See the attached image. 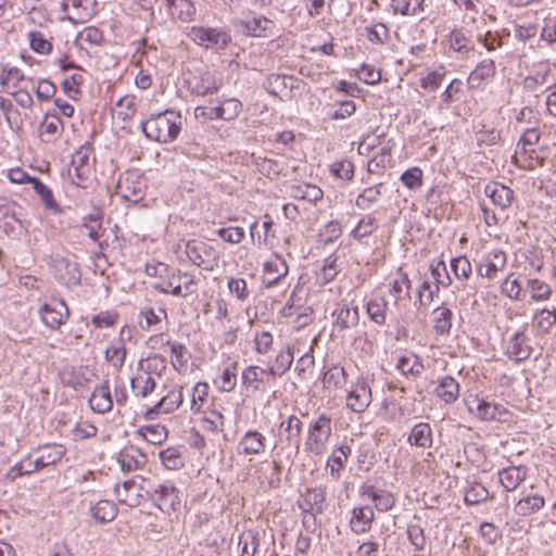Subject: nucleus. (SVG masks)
<instances>
[{
    "label": "nucleus",
    "mask_w": 556,
    "mask_h": 556,
    "mask_svg": "<svg viewBox=\"0 0 556 556\" xmlns=\"http://www.w3.org/2000/svg\"><path fill=\"white\" fill-rule=\"evenodd\" d=\"M140 128L146 137L162 143L174 141L181 129V116L172 110L142 121Z\"/></svg>",
    "instance_id": "obj_1"
},
{
    "label": "nucleus",
    "mask_w": 556,
    "mask_h": 556,
    "mask_svg": "<svg viewBox=\"0 0 556 556\" xmlns=\"http://www.w3.org/2000/svg\"><path fill=\"white\" fill-rule=\"evenodd\" d=\"M147 483L146 494L163 511L169 514L180 506L179 490L172 481L152 483L140 477Z\"/></svg>",
    "instance_id": "obj_2"
},
{
    "label": "nucleus",
    "mask_w": 556,
    "mask_h": 556,
    "mask_svg": "<svg viewBox=\"0 0 556 556\" xmlns=\"http://www.w3.org/2000/svg\"><path fill=\"white\" fill-rule=\"evenodd\" d=\"M91 146L83 144L72 156L68 168L71 181L83 189L90 187L92 182L93 163L90 159Z\"/></svg>",
    "instance_id": "obj_3"
},
{
    "label": "nucleus",
    "mask_w": 556,
    "mask_h": 556,
    "mask_svg": "<svg viewBox=\"0 0 556 556\" xmlns=\"http://www.w3.org/2000/svg\"><path fill=\"white\" fill-rule=\"evenodd\" d=\"M332 433L331 418L321 414L308 427L305 451L316 456L321 455Z\"/></svg>",
    "instance_id": "obj_4"
},
{
    "label": "nucleus",
    "mask_w": 556,
    "mask_h": 556,
    "mask_svg": "<svg viewBox=\"0 0 556 556\" xmlns=\"http://www.w3.org/2000/svg\"><path fill=\"white\" fill-rule=\"evenodd\" d=\"M189 37L206 49L223 50L231 42L230 31L226 28L194 26L190 29Z\"/></svg>",
    "instance_id": "obj_5"
},
{
    "label": "nucleus",
    "mask_w": 556,
    "mask_h": 556,
    "mask_svg": "<svg viewBox=\"0 0 556 556\" xmlns=\"http://www.w3.org/2000/svg\"><path fill=\"white\" fill-rule=\"evenodd\" d=\"M467 406L470 413L484 421L508 422L513 416L502 404L489 402L478 396L468 400Z\"/></svg>",
    "instance_id": "obj_6"
},
{
    "label": "nucleus",
    "mask_w": 556,
    "mask_h": 556,
    "mask_svg": "<svg viewBox=\"0 0 556 556\" xmlns=\"http://www.w3.org/2000/svg\"><path fill=\"white\" fill-rule=\"evenodd\" d=\"M188 258L204 270H213L219 262L218 252L208 243L201 240H190L186 244Z\"/></svg>",
    "instance_id": "obj_7"
},
{
    "label": "nucleus",
    "mask_w": 556,
    "mask_h": 556,
    "mask_svg": "<svg viewBox=\"0 0 556 556\" xmlns=\"http://www.w3.org/2000/svg\"><path fill=\"white\" fill-rule=\"evenodd\" d=\"M146 179L137 172L127 173L124 178L118 180L116 186L117 194L131 203H138L143 200L146 195Z\"/></svg>",
    "instance_id": "obj_8"
},
{
    "label": "nucleus",
    "mask_w": 556,
    "mask_h": 556,
    "mask_svg": "<svg viewBox=\"0 0 556 556\" xmlns=\"http://www.w3.org/2000/svg\"><path fill=\"white\" fill-rule=\"evenodd\" d=\"M42 323L50 329H59L68 318L70 311L63 300H52L39 309Z\"/></svg>",
    "instance_id": "obj_9"
},
{
    "label": "nucleus",
    "mask_w": 556,
    "mask_h": 556,
    "mask_svg": "<svg viewBox=\"0 0 556 556\" xmlns=\"http://www.w3.org/2000/svg\"><path fill=\"white\" fill-rule=\"evenodd\" d=\"M527 325L522 330L516 331L506 342L505 354L506 356L516 362L521 363L527 361L532 354V346L528 342L526 333Z\"/></svg>",
    "instance_id": "obj_10"
},
{
    "label": "nucleus",
    "mask_w": 556,
    "mask_h": 556,
    "mask_svg": "<svg viewBox=\"0 0 556 556\" xmlns=\"http://www.w3.org/2000/svg\"><path fill=\"white\" fill-rule=\"evenodd\" d=\"M267 439L257 430H249L240 439L238 443V454L245 456L262 455L266 451Z\"/></svg>",
    "instance_id": "obj_11"
},
{
    "label": "nucleus",
    "mask_w": 556,
    "mask_h": 556,
    "mask_svg": "<svg viewBox=\"0 0 556 556\" xmlns=\"http://www.w3.org/2000/svg\"><path fill=\"white\" fill-rule=\"evenodd\" d=\"M371 389L368 383L362 379L353 387L346 397V405L355 413H363L371 403Z\"/></svg>",
    "instance_id": "obj_12"
},
{
    "label": "nucleus",
    "mask_w": 556,
    "mask_h": 556,
    "mask_svg": "<svg viewBox=\"0 0 556 556\" xmlns=\"http://www.w3.org/2000/svg\"><path fill=\"white\" fill-rule=\"evenodd\" d=\"M147 483L138 485L135 479L123 482L115 486V494L121 504L129 507H137L141 503V491L146 492Z\"/></svg>",
    "instance_id": "obj_13"
},
{
    "label": "nucleus",
    "mask_w": 556,
    "mask_h": 556,
    "mask_svg": "<svg viewBox=\"0 0 556 556\" xmlns=\"http://www.w3.org/2000/svg\"><path fill=\"white\" fill-rule=\"evenodd\" d=\"M289 267L286 260L275 254L274 257L264 264V283L267 288L275 287L281 278L288 275Z\"/></svg>",
    "instance_id": "obj_14"
},
{
    "label": "nucleus",
    "mask_w": 556,
    "mask_h": 556,
    "mask_svg": "<svg viewBox=\"0 0 556 556\" xmlns=\"http://www.w3.org/2000/svg\"><path fill=\"white\" fill-rule=\"evenodd\" d=\"M326 489L318 486L307 489L303 495L300 508L303 513H308L313 516L321 514L325 510Z\"/></svg>",
    "instance_id": "obj_15"
},
{
    "label": "nucleus",
    "mask_w": 556,
    "mask_h": 556,
    "mask_svg": "<svg viewBox=\"0 0 556 556\" xmlns=\"http://www.w3.org/2000/svg\"><path fill=\"white\" fill-rule=\"evenodd\" d=\"M244 34L253 37H269L274 35L275 23L264 16L241 21Z\"/></svg>",
    "instance_id": "obj_16"
},
{
    "label": "nucleus",
    "mask_w": 556,
    "mask_h": 556,
    "mask_svg": "<svg viewBox=\"0 0 556 556\" xmlns=\"http://www.w3.org/2000/svg\"><path fill=\"white\" fill-rule=\"evenodd\" d=\"M117 462L123 471L130 472L141 468L147 459L138 447L130 445L118 453Z\"/></svg>",
    "instance_id": "obj_17"
},
{
    "label": "nucleus",
    "mask_w": 556,
    "mask_h": 556,
    "mask_svg": "<svg viewBox=\"0 0 556 556\" xmlns=\"http://www.w3.org/2000/svg\"><path fill=\"white\" fill-rule=\"evenodd\" d=\"M484 193L501 210L509 207L514 199V191L500 182L488 184L484 188Z\"/></svg>",
    "instance_id": "obj_18"
},
{
    "label": "nucleus",
    "mask_w": 556,
    "mask_h": 556,
    "mask_svg": "<svg viewBox=\"0 0 556 556\" xmlns=\"http://www.w3.org/2000/svg\"><path fill=\"white\" fill-rule=\"evenodd\" d=\"M220 87L222 79L214 73L205 72L195 78L191 86V93L204 97L216 93Z\"/></svg>",
    "instance_id": "obj_19"
},
{
    "label": "nucleus",
    "mask_w": 556,
    "mask_h": 556,
    "mask_svg": "<svg viewBox=\"0 0 556 556\" xmlns=\"http://www.w3.org/2000/svg\"><path fill=\"white\" fill-rule=\"evenodd\" d=\"M295 81L293 76L270 74L266 78L264 87L270 94L282 98L295 87Z\"/></svg>",
    "instance_id": "obj_20"
},
{
    "label": "nucleus",
    "mask_w": 556,
    "mask_h": 556,
    "mask_svg": "<svg viewBox=\"0 0 556 556\" xmlns=\"http://www.w3.org/2000/svg\"><path fill=\"white\" fill-rule=\"evenodd\" d=\"M89 406L98 414H105L112 409L113 401L108 381L93 390L89 397Z\"/></svg>",
    "instance_id": "obj_21"
},
{
    "label": "nucleus",
    "mask_w": 556,
    "mask_h": 556,
    "mask_svg": "<svg viewBox=\"0 0 556 556\" xmlns=\"http://www.w3.org/2000/svg\"><path fill=\"white\" fill-rule=\"evenodd\" d=\"M374 520V510L369 506L355 507L350 520L351 530L356 533H365L370 530Z\"/></svg>",
    "instance_id": "obj_22"
},
{
    "label": "nucleus",
    "mask_w": 556,
    "mask_h": 556,
    "mask_svg": "<svg viewBox=\"0 0 556 556\" xmlns=\"http://www.w3.org/2000/svg\"><path fill=\"white\" fill-rule=\"evenodd\" d=\"M498 480L506 492L515 491L526 479L527 471L520 466H510L498 471Z\"/></svg>",
    "instance_id": "obj_23"
},
{
    "label": "nucleus",
    "mask_w": 556,
    "mask_h": 556,
    "mask_svg": "<svg viewBox=\"0 0 556 556\" xmlns=\"http://www.w3.org/2000/svg\"><path fill=\"white\" fill-rule=\"evenodd\" d=\"M184 403L182 387L169 391L151 409L155 414H168L177 409Z\"/></svg>",
    "instance_id": "obj_24"
},
{
    "label": "nucleus",
    "mask_w": 556,
    "mask_h": 556,
    "mask_svg": "<svg viewBox=\"0 0 556 556\" xmlns=\"http://www.w3.org/2000/svg\"><path fill=\"white\" fill-rule=\"evenodd\" d=\"M434 332L439 336H447L451 332L453 312L444 305L435 307L432 313Z\"/></svg>",
    "instance_id": "obj_25"
},
{
    "label": "nucleus",
    "mask_w": 556,
    "mask_h": 556,
    "mask_svg": "<svg viewBox=\"0 0 556 556\" xmlns=\"http://www.w3.org/2000/svg\"><path fill=\"white\" fill-rule=\"evenodd\" d=\"M156 387L155 379L148 371L138 372L130 380V388L137 397H147Z\"/></svg>",
    "instance_id": "obj_26"
},
{
    "label": "nucleus",
    "mask_w": 556,
    "mask_h": 556,
    "mask_svg": "<svg viewBox=\"0 0 556 556\" xmlns=\"http://www.w3.org/2000/svg\"><path fill=\"white\" fill-rule=\"evenodd\" d=\"M410 445L428 448L432 445V429L428 422L416 424L407 439Z\"/></svg>",
    "instance_id": "obj_27"
},
{
    "label": "nucleus",
    "mask_w": 556,
    "mask_h": 556,
    "mask_svg": "<svg viewBox=\"0 0 556 556\" xmlns=\"http://www.w3.org/2000/svg\"><path fill=\"white\" fill-rule=\"evenodd\" d=\"M506 265V254L503 251H494L486 263L477 267L478 275L490 279L495 278L496 273L502 270Z\"/></svg>",
    "instance_id": "obj_28"
},
{
    "label": "nucleus",
    "mask_w": 556,
    "mask_h": 556,
    "mask_svg": "<svg viewBox=\"0 0 556 556\" xmlns=\"http://www.w3.org/2000/svg\"><path fill=\"white\" fill-rule=\"evenodd\" d=\"M435 394L446 404L454 403L459 395V384L451 376H444L435 389Z\"/></svg>",
    "instance_id": "obj_29"
},
{
    "label": "nucleus",
    "mask_w": 556,
    "mask_h": 556,
    "mask_svg": "<svg viewBox=\"0 0 556 556\" xmlns=\"http://www.w3.org/2000/svg\"><path fill=\"white\" fill-rule=\"evenodd\" d=\"M336 321H334V328H337L339 331H343L346 329L354 328L359 323V313L358 308H350L346 306L341 307L336 313Z\"/></svg>",
    "instance_id": "obj_30"
},
{
    "label": "nucleus",
    "mask_w": 556,
    "mask_h": 556,
    "mask_svg": "<svg viewBox=\"0 0 556 556\" xmlns=\"http://www.w3.org/2000/svg\"><path fill=\"white\" fill-rule=\"evenodd\" d=\"M495 73V64L493 60L481 61L476 68L470 73L467 83L470 88H479L481 83L492 77Z\"/></svg>",
    "instance_id": "obj_31"
},
{
    "label": "nucleus",
    "mask_w": 556,
    "mask_h": 556,
    "mask_svg": "<svg viewBox=\"0 0 556 556\" xmlns=\"http://www.w3.org/2000/svg\"><path fill=\"white\" fill-rule=\"evenodd\" d=\"M63 123L58 115L47 114L40 124V137L43 142H52L60 134Z\"/></svg>",
    "instance_id": "obj_32"
},
{
    "label": "nucleus",
    "mask_w": 556,
    "mask_h": 556,
    "mask_svg": "<svg viewBox=\"0 0 556 556\" xmlns=\"http://www.w3.org/2000/svg\"><path fill=\"white\" fill-rule=\"evenodd\" d=\"M363 495H367L372 502H375L376 508L380 511L390 510L395 503L394 497L384 491H378L372 485L364 486Z\"/></svg>",
    "instance_id": "obj_33"
},
{
    "label": "nucleus",
    "mask_w": 556,
    "mask_h": 556,
    "mask_svg": "<svg viewBox=\"0 0 556 556\" xmlns=\"http://www.w3.org/2000/svg\"><path fill=\"white\" fill-rule=\"evenodd\" d=\"M351 447L349 445H341L332 452L327 466L330 468V475L334 479L340 478V471L351 455Z\"/></svg>",
    "instance_id": "obj_34"
},
{
    "label": "nucleus",
    "mask_w": 556,
    "mask_h": 556,
    "mask_svg": "<svg viewBox=\"0 0 556 556\" xmlns=\"http://www.w3.org/2000/svg\"><path fill=\"white\" fill-rule=\"evenodd\" d=\"M545 504L543 496L539 494L528 495L517 502L515 513L520 516H529L540 510Z\"/></svg>",
    "instance_id": "obj_35"
},
{
    "label": "nucleus",
    "mask_w": 556,
    "mask_h": 556,
    "mask_svg": "<svg viewBox=\"0 0 556 556\" xmlns=\"http://www.w3.org/2000/svg\"><path fill=\"white\" fill-rule=\"evenodd\" d=\"M170 15L177 16L182 22L191 21L195 8L190 0H166Z\"/></svg>",
    "instance_id": "obj_36"
},
{
    "label": "nucleus",
    "mask_w": 556,
    "mask_h": 556,
    "mask_svg": "<svg viewBox=\"0 0 556 556\" xmlns=\"http://www.w3.org/2000/svg\"><path fill=\"white\" fill-rule=\"evenodd\" d=\"M31 186L35 192L40 197L47 210L52 211L55 214L62 212L61 207L54 200L51 189L48 186H46L36 177L31 180Z\"/></svg>",
    "instance_id": "obj_37"
},
{
    "label": "nucleus",
    "mask_w": 556,
    "mask_h": 556,
    "mask_svg": "<svg viewBox=\"0 0 556 556\" xmlns=\"http://www.w3.org/2000/svg\"><path fill=\"white\" fill-rule=\"evenodd\" d=\"M25 80L24 73L15 66L2 65L0 66V85L10 89L20 88L18 84Z\"/></svg>",
    "instance_id": "obj_38"
},
{
    "label": "nucleus",
    "mask_w": 556,
    "mask_h": 556,
    "mask_svg": "<svg viewBox=\"0 0 556 556\" xmlns=\"http://www.w3.org/2000/svg\"><path fill=\"white\" fill-rule=\"evenodd\" d=\"M92 517L101 523L112 521L117 515V508L111 501H99L90 508Z\"/></svg>",
    "instance_id": "obj_39"
},
{
    "label": "nucleus",
    "mask_w": 556,
    "mask_h": 556,
    "mask_svg": "<svg viewBox=\"0 0 556 556\" xmlns=\"http://www.w3.org/2000/svg\"><path fill=\"white\" fill-rule=\"evenodd\" d=\"M102 217L103 214L99 210L84 217L83 226L87 229L89 238L93 241H99L103 236Z\"/></svg>",
    "instance_id": "obj_40"
},
{
    "label": "nucleus",
    "mask_w": 556,
    "mask_h": 556,
    "mask_svg": "<svg viewBox=\"0 0 556 556\" xmlns=\"http://www.w3.org/2000/svg\"><path fill=\"white\" fill-rule=\"evenodd\" d=\"M533 327L542 333H547L556 325V309L543 308L532 317Z\"/></svg>",
    "instance_id": "obj_41"
},
{
    "label": "nucleus",
    "mask_w": 556,
    "mask_h": 556,
    "mask_svg": "<svg viewBox=\"0 0 556 556\" xmlns=\"http://www.w3.org/2000/svg\"><path fill=\"white\" fill-rule=\"evenodd\" d=\"M388 302L384 298H376L367 303L366 311L369 318L377 325H382L386 321V313Z\"/></svg>",
    "instance_id": "obj_42"
},
{
    "label": "nucleus",
    "mask_w": 556,
    "mask_h": 556,
    "mask_svg": "<svg viewBox=\"0 0 556 556\" xmlns=\"http://www.w3.org/2000/svg\"><path fill=\"white\" fill-rule=\"evenodd\" d=\"M489 498H493V495H490L489 490L481 483L473 482L466 490L464 500L467 505H478Z\"/></svg>",
    "instance_id": "obj_43"
},
{
    "label": "nucleus",
    "mask_w": 556,
    "mask_h": 556,
    "mask_svg": "<svg viewBox=\"0 0 556 556\" xmlns=\"http://www.w3.org/2000/svg\"><path fill=\"white\" fill-rule=\"evenodd\" d=\"M383 182H379L372 187L365 188L356 198V205L361 208H367L370 204L376 203L382 194Z\"/></svg>",
    "instance_id": "obj_44"
},
{
    "label": "nucleus",
    "mask_w": 556,
    "mask_h": 556,
    "mask_svg": "<svg viewBox=\"0 0 556 556\" xmlns=\"http://www.w3.org/2000/svg\"><path fill=\"white\" fill-rule=\"evenodd\" d=\"M208 384L206 382H198L192 389V400L190 409L193 414L201 412L208 395Z\"/></svg>",
    "instance_id": "obj_45"
},
{
    "label": "nucleus",
    "mask_w": 556,
    "mask_h": 556,
    "mask_svg": "<svg viewBox=\"0 0 556 556\" xmlns=\"http://www.w3.org/2000/svg\"><path fill=\"white\" fill-rule=\"evenodd\" d=\"M217 109L220 119L231 121L240 114L242 104L237 99H227L220 102Z\"/></svg>",
    "instance_id": "obj_46"
},
{
    "label": "nucleus",
    "mask_w": 556,
    "mask_h": 556,
    "mask_svg": "<svg viewBox=\"0 0 556 556\" xmlns=\"http://www.w3.org/2000/svg\"><path fill=\"white\" fill-rule=\"evenodd\" d=\"M377 228V219L371 215L364 216L356 227L352 231V236L356 240H362L363 238L371 235Z\"/></svg>",
    "instance_id": "obj_47"
},
{
    "label": "nucleus",
    "mask_w": 556,
    "mask_h": 556,
    "mask_svg": "<svg viewBox=\"0 0 556 556\" xmlns=\"http://www.w3.org/2000/svg\"><path fill=\"white\" fill-rule=\"evenodd\" d=\"M424 0H392L394 12L402 15H416L422 10Z\"/></svg>",
    "instance_id": "obj_48"
},
{
    "label": "nucleus",
    "mask_w": 556,
    "mask_h": 556,
    "mask_svg": "<svg viewBox=\"0 0 556 556\" xmlns=\"http://www.w3.org/2000/svg\"><path fill=\"white\" fill-rule=\"evenodd\" d=\"M391 162V148H382L380 153L374 156L367 165V170L370 174L381 173L387 165Z\"/></svg>",
    "instance_id": "obj_49"
},
{
    "label": "nucleus",
    "mask_w": 556,
    "mask_h": 556,
    "mask_svg": "<svg viewBox=\"0 0 556 556\" xmlns=\"http://www.w3.org/2000/svg\"><path fill=\"white\" fill-rule=\"evenodd\" d=\"M346 379V371L343 367H332L323 376V384L325 388H338Z\"/></svg>",
    "instance_id": "obj_50"
},
{
    "label": "nucleus",
    "mask_w": 556,
    "mask_h": 556,
    "mask_svg": "<svg viewBox=\"0 0 556 556\" xmlns=\"http://www.w3.org/2000/svg\"><path fill=\"white\" fill-rule=\"evenodd\" d=\"M105 358L112 363L116 369H121L126 358V349L122 342L112 344L105 350Z\"/></svg>",
    "instance_id": "obj_51"
},
{
    "label": "nucleus",
    "mask_w": 556,
    "mask_h": 556,
    "mask_svg": "<svg viewBox=\"0 0 556 556\" xmlns=\"http://www.w3.org/2000/svg\"><path fill=\"white\" fill-rule=\"evenodd\" d=\"M396 368L404 375V376H419L421 371L424 370L422 363L418 359L416 356L415 359L412 362L410 358L406 356H402L396 365Z\"/></svg>",
    "instance_id": "obj_52"
},
{
    "label": "nucleus",
    "mask_w": 556,
    "mask_h": 556,
    "mask_svg": "<svg viewBox=\"0 0 556 556\" xmlns=\"http://www.w3.org/2000/svg\"><path fill=\"white\" fill-rule=\"evenodd\" d=\"M30 48L40 54H49L52 51V43L45 38L40 31L28 34Z\"/></svg>",
    "instance_id": "obj_53"
},
{
    "label": "nucleus",
    "mask_w": 556,
    "mask_h": 556,
    "mask_svg": "<svg viewBox=\"0 0 556 556\" xmlns=\"http://www.w3.org/2000/svg\"><path fill=\"white\" fill-rule=\"evenodd\" d=\"M160 458L167 469L175 470L184 465L182 458L176 447H167L160 453Z\"/></svg>",
    "instance_id": "obj_54"
},
{
    "label": "nucleus",
    "mask_w": 556,
    "mask_h": 556,
    "mask_svg": "<svg viewBox=\"0 0 556 556\" xmlns=\"http://www.w3.org/2000/svg\"><path fill=\"white\" fill-rule=\"evenodd\" d=\"M39 450L43 451L41 458L48 466L60 462L66 452L65 447L61 444L45 445L39 447Z\"/></svg>",
    "instance_id": "obj_55"
},
{
    "label": "nucleus",
    "mask_w": 556,
    "mask_h": 556,
    "mask_svg": "<svg viewBox=\"0 0 556 556\" xmlns=\"http://www.w3.org/2000/svg\"><path fill=\"white\" fill-rule=\"evenodd\" d=\"M401 181L409 190H417L422 186V170L419 167H412L401 175Z\"/></svg>",
    "instance_id": "obj_56"
},
{
    "label": "nucleus",
    "mask_w": 556,
    "mask_h": 556,
    "mask_svg": "<svg viewBox=\"0 0 556 556\" xmlns=\"http://www.w3.org/2000/svg\"><path fill=\"white\" fill-rule=\"evenodd\" d=\"M103 41L102 31L93 26L85 27L77 36V42L99 46Z\"/></svg>",
    "instance_id": "obj_57"
},
{
    "label": "nucleus",
    "mask_w": 556,
    "mask_h": 556,
    "mask_svg": "<svg viewBox=\"0 0 556 556\" xmlns=\"http://www.w3.org/2000/svg\"><path fill=\"white\" fill-rule=\"evenodd\" d=\"M330 172L338 178L352 180L354 176V164L349 160L337 161L331 164Z\"/></svg>",
    "instance_id": "obj_58"
},
{
    "label": "nucleus",
    "mask_w": 556,
    "mask_h": 556,
    "mask_svg": "<svg viewBox=\"0 0 556 556\" xmlns=\"http://www.w3.org/2000/svg\"><path fill=\"white\" fill-rule=\"evenodd\" d=\"M451 268L457 279H468L472 267L466 256L454 257L451 261Z\"/></svg>",
    "instance_id": "obj_59"
},
{
    "label": "nucleus",
    "mask_w": 556,
    "mask_h": 556,
    "mask_svg": "<svg viewBox=\"0 0 556 556\" xmlns=\"http://www.w3.org/2000/svg\"><path fill=\"white\" fill-rule=\"evenodd\" d=\"M281 428L289 433L288 440L296 439V448H299L302 421L296 416L291 415L287 420L281 422Z\"/></svg>",
    "instance_id": "obj_60"
},
{
    "label": "nucleus",
    "mask_w": 556,
    "mask_h": 556,
    "mask_svg": "<svg viewBox=\"0 0 556 556\" xmlns=\"http://www.w3.org/2000/svg\"><path fill=\"white\" fill-rule=\"evenodd\" d=\"M528 286L533 291L532 300L534 301L547 300L552 294L551 287L539 279H530Z\"/></svg>",
    "instance_id": "obj_61"
},
{
    "label": "nucleus",
    "mask_w": 556,
    "mask_h": 556,
    "mask_svg": "<svg viewBox=\"0 0 556 556\" xmlns=\"http://www.w3.org/2000/svg\"><path fill=\"white\" fill-rule=\"evenodd\" d=\"M407 535L410 543L417 551H424L427 540L425 531L419 525H409L407 528Z\"/></svg>",
    "instance_id": "obj_62"
},
{
    "label": "nucleus",
    "mask_w": 556,
    "mask_h": 556,
    "mask_svg": "<svg viewBox=\"0 0 556 556\" xmlns=\"http://www.w3.org/2000/svg\"><path fill=\"white\" fill-rule=\"evenodd\" d=\"M431 275L434 278L435 283L441 285L444 288L452 283V279L443 261L438 262L437 265H431Z\"/></svg>",
    "instance_id": "obj_63"
},
{
    "label": "nucleus",
    "mask_w": 556,
    "mask_h": 556,
    "mask_svg": "<svg viewBox=\"0 0 556 556\" xmlns=\"http://www.w3.org/2000/svg\"><path fill=\"white\" fill-rule=\"evenodd\" d=\"M143 438L152 444H160L166 438V430L161 426H148L142 430Z\"/></svg>",
    "instance_id": "obj_64"
}]
</instances>
